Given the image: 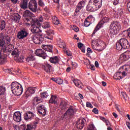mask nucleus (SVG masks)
<instances>
[{"label": "nucleus", "mask_w": 130, "mask_h": 130, "mask_svg": "<svg viewBox=\"0 0 130 130\" xmlns=\"http://www.w3.org/2000/svg\"><path fill=\"white\" fill-rule=\"evenodd\" d=\"M67 113H68V115L70 116V118H72L73 115L74 114V109L72 108H69L68 110L66 111Z\"/></svg>", "instance_id": "7c9ffc66"}, {"label": "nucleus", "mask_w": 130, "mask_h": 130, "mask_svg": "<svg viewBox=\"0 0 130 130\" xmlns=\"http://www.w3.org/2000/svg\"><path fill=\"white\" fill-rule=\"evenodd\" d=\"M13 119L16 122H20L22 120V115L20 112H16L13 114Z\"/></svg>", "instance_id": "dca6fc26"}, {"label": "nucleus", "mask_w": 130, "mask_h": 130, "mask_svg": "<svg viewBox=\"0 0 130 130\" xmlns=\"http://www.w3.org/2000/svg\"><path fill=\"white\" fill-rule=\"evenodd\" d=\"M7 62L6 56L2 54V50H0V64H4Z\"/></svg>", "instance_id": "5701e85b"}, {"label": "nucleus", "mask_w": 130, "mask_h": 130, "mask_svg": "<svg viewBox=\"0 0 130 130\" xmlns=\"http://www.w3.org/2000/svg\"><path fill=\"white\" fill-rule=\"evenodd\" d=\"M110 34L116 35L121 29V25L118 21H113L109 25Z\"/></svg>", "instance_id": "20e7f679"}, {"label": "nucleus", "mask_w": 130, "mask_h": 130, "mask_svg": "<svg viewBox=\"0 0 130 130\" xmlns=\"http://www.w3.org/2000/svg\"><path fill=\"white\" fill-rule=\"evenodd\" d=\"M73 82L74 83L75 86L78 87V88H80V89L83 88V83H82V82H81L80 80L75 79Z\"/></svg>", "instance_id": "393cba45"}, {"label": "nucleus", "mask_w": 130, "mask_h": 130, "mask_svg": "<svg viewBox=\"0 0 130 130\" xmlns=\"http://www.w3.org/2000/svg\"><path fill=\"white\" fill-rule=\"evenodd\" d=\"M49 103H51V104H56V96L52 95Z\"/></svg>", "instance_id": "c85d7f7f"}, {"label": "nucleus", "mask_w": 130, "mask_h": 130, "mask_svg": "<svg viewBox=\"0 0 130 130\" xmlns=\"http://www.w3.org/2000/svg\"><path fill=\"white\" fill-rule=\"evenodd\" d=\"M110 20V18L109 17H105L102 18V21H101L100 22H102V23H103V24H104L105 23H109Z\"/></svg>", "instance_id": "e433bc0d"}, {"label": "nucleus", "mask_w": 130, "mask_h": 130, "mask_svg": "<svg viewBox=\"0 0 130 130\" xmlns=\"http://www.w3.org/2000/svg\"><path fill=\"white\" fill-rule=\"evenodd\" d=\"M20 19H21V16L18 14H14L12 18V20L14 22H16V23H19L20 22Z\"/></svg>", "instance_id": "cd10ccee"}, {"label": "nucleus", "mask_w": 130, "mask_h": 130, "mask_svg": "<svg viewBox=\"0 0 130 130\" xmlns=\"http://www.w3.org/2000/svg\"><path fill=\"white\" fill-rule=\"evenodd\" d=\"M32 41L36 44H39V37L35 36L32 38Z\"/></svg>", "instance_id": "4c0bfd02"}, {"label": "nucleus", "mask_w": 130, "mask_h": 130, "mask_svg": "<svg viewBox=\"0 0 130 130\" xmlns=\"http://www.w3.org/2000/svg\"><path fill=\"white\" fill-rule=\"evenodd\" d=\"M55 20H56L54 22V24L55 25H58V24H59V21H58V20H57V17H55Z\"/></svg>", "instance_id": "4d7b16f0"}, {"label": "nucleus", "mask_w": 130, "mask_h": 130, "mask_svg": "<svg viewBox=\"0 0 130 130\" xmlns=\"http://www.w3.org/2000/svg\"><path fill=\"white\" fill-rule=\"evenodd\" d=\"M6 92V87L4 86H0V95H4Z\"/></svg>", "instance_id": "ea45409f"}, {"label": "nucleus", "mask_w": 130, "mask_h": 130, "mask_svg": "<svg viewBox=\"0 0 130 130\" xmlns=\"http://www.w3.org/2000/svg\"><path fill=\"white\" fill-rule=\"evenodd\" d=\"M130 73V67L128 65H124L119 68V71L115 73L113 78L115 80H121Z\"/></svg>", "instance_id": "7ed1b4c3"}, {"label": "nucleus", "mask_w": 130, "mask_h": 130, "mask_svg": "<svg viewBox=\"0 0 130 130\" xmlns=\"http://www.w3.org/2000/svg\"><path fill=\"white\" fill-rule=\"evenodd\" d=\"M34 101L35 102H37L38 104V103H40V102H42V100H41V99L38 97L35 98Z\"/></svg>", "instance_id": "37998d69"}, {"label": "nucleus", "mask_w": 130, "mask_h": 130, "mask_svg": "<svg viewBox=\"0 0 130 130\" xmlns=\"http://www.w3.org/2000/svg\"><path fill=\"white\" fill-rule=\"evenodd\" d=\"M29 35V32L26 28H21L17 33V37L19 40H23V39L26 38Z\"/></svg>", "instance_id": "6e6552de"}, {"label": "nucleus", "mask_w": 130, "mask_h": 130, "mask_svg": "<svg viewBox=\"0 0 130 130\" xmlns=\"http://www.w3.org/2000/svg\"><path fill=\"white\" fill-rule=\"evenodd\" d=\"M92 112H93V113H95V114H98L99 111L97 108H94L92 110Z\"/></svg>", "instance_id": "603ef678"}, {"label": "nucleus", "mask_w": 130, "mask_h": 130, "mask_svg": "<svg viewBox=\"0 0 130 130\" xmlns=\"http://www.w3.org/2000/svg\"><path fill=\"white\" fill-rule=\"evenodd\" d=\"M29 0H22L20 4V7L23 10H26L28 9V3Z\"/></svg>", "instance_id": "4be33fe9"}, {"label": "nucleus", "mask_w": 130, "mask_h": 130, "mask_svg": "<svg viewBox=\"0 0 130 130\" xmlns=\"http://www.w3.org/2000/svg\"><path fill=\"white\" fill-rule=\"evenodd\" d=\"M35 117H36V115L31 111H27L24 114V119L26 121H29V120L34 119Z\"/></svg>", "instance_id": "9b49d317"}, {"label": "nucleus", "mask_w": 130, "mask_h": 130, "mask_svg": "<svg viewBox=\"0 0 130 130\" xmlns=\"http://www.w3.org/2000/svg\"><path fill=\"white\" fill-rule=\"evenodd\" d=\"M38 5L36 0H30L28 3V9L33 13H36L37 11Z\"/></svg>", "instance_id": "1a4fd4ad"}, {"label": "nucleus", "mask_w": 130, "mask_h": 130, "mask_svg": "<svg viewBox=\"0 0 130 130\" xmlns=\"http://www.w3.org/2000/svg\"><path fill=\"white\" fill-rule=\"evenodd\" d=\"M78 47L81 49V48H83V47H84V44L81 43H78Z\"/></svg>", "instance_id": "6e6d98bb"}, {"label": "nucleus", "mask_w": 130, "mask_h": 130, "mask_svg": "<svg viewBox=\"0 0 130 130\" xmlns=\"http://www.w3.org/2000/svg\"><path fill=\"white\" fill-rule=\"evenodd\" d=\"M38 21V23L40 24V23H42L43 22V18L42 16H40L38 18V19H36Z\"/></svg>", "instance_id": "49530a36"}, {"label": "nucleus", "mask_w": 130, "mask_h": 130, "mask_svg": "<svg viewBox=\"0 0 130 130\" xmlns=\"http://www.w3.org/2000/svg\"><path fill=\"white\" fill-rule=\"evenodd\" d=\"M32 16V13L31 12L28 10H26L23 14V17H25V18H27V17H31Z\"/></svg>", "instance_id": "72a5a7b5"}, {"label": "nucleus", "mask_w": 130, "mask_h": 130, "mask_svg": "<svg viewBox=\"0 0 130 130\" xmlns=\"http://www.w3.org/2000/svg\"><path fill=\"white\" fill-rule=\"evenodd\" d=\"M121 95H122L123 99H125V98H126V93H125V92H122L121 93Z\"/></svg>", "instance_id": "052dcab7"}, {"label": "nucleus", "mask_w": 130, "mask_h": 130, "mask_svg": "<svg viewBox=\"0 0 130 130\" xmlns=\"http://www.w3.org/2000/svg\"><path fill=\"white\" fill-rule=\"evenodd\" d=\"M42 68L46 73H50L52 69V67L47 63L42 64Z\"/></svg>", "instance_id": "6ab92c4d"}, {"label": "nucleus", "mask_w": 130, "mask_h": 130, "mask_svg": "<svg viewBox=\"0 0 130 130\" xmlns=\"http://www.w3.org/2000/svg\"><path fill=\"white\" fill-rule=\"evenodd\" d=\"M35 54L37 56H40V57H42L43 59H45L46 58V53L44 52V50H42V49H38L36 50Z\"/></svg>", "instance_id": "2eb2a0df"}, {"label": "nucleus", "mask_w": 130, "mask_h": 130, "mask_svg": "<svg viewBox=\"0 0 130 130\" xmlns=\"http://www.w3.org/2000/svg\"><path fill=\"white\" fill-rule=\"evenodd\" d=\"M73 29L75 31V32H78L79 31V27H78L76 25H74L73 27Z\"/></svg>", "instance_id": "5fc2aeb1"}, {"label": "nucleus", "mask_w": 130, "mask_h": 130, "mask_svg": "<svg viewBox=\"0 0 130 130\" xmlns=\"http://www.w3.org/2000/svg\"><path fill=\"white\" fill-rule=\"evenodd\" d=\"M69 117H70V116L69 115V114H68V113L66 112L63 115L62 118L64 119H67V118H68Z\"/></svg>", "instance_id": "8fccbe9b"}, {"label": "nucleus", "mask_w": 130, "mask_h": 130, "mask_svg": "<svg viewBox=\"0 0 130 130\" xmlns=\"http://www.w3.org/2000/svg\"><path fill=\"white\" fill-rule=\"evenodd\" d=\"M102 7V0H90L86 6V10L89 13L98 11Z\"/></svg>", "instance_id": "f03ea898"}, {"label": "nucleus", "mask_w": 130, "mask_h": 130, "mask_svg": "<svg viewBox=\"0 0 130 130\" xmlns=\"http://www.w3.org/2000/svg\"><path fill=\"white\" fill-rule=\"evenodd\" d=\"M11 91L16 96H20L23 93V87L18 82H13L11 85Z\"/></svg>", "instance_id": "39448f33"}, {"label": "nucleus", "mask_w": 130, "mask_h": 130, "mask_svg": "<svg viewBox=\"0 0 130 130\" xmlns=\"http://www.w3.org/2000/svg\"><path fill=\"white\" fill-rule=\"evenodd\" d=\"M42 27L43 29L50 28V23L49 22H44L42 24Z\"/></svg>", "instance_id": "2f4dec72"}, {"label": "nucleus", "mask_w": 130, "mask_h": 130, "mask_svg": "<svg viewBox=\"0 0 130 130\" xmlns=\"http://www.w3.org/2000/svg\"><path fill=\"white\" fill-rule=\"evenodd\" d=\"M54 35V31L51 30L46 31V34L45 35V38L49 39V40H52L53 39V36Z\"/></svg>", "instance_id": "a211bd4d"}, {"label": "nucleus", "mask_w": 130, "mask_h": 130, "mask_svg": "<svg viewBox=\"0 0 130 130\" xmlns=\"http://www.w3.org/2000/svg\"><path fill=\"white\" fill-rule=\"evenodd\" d=\"M42 48L46 51H49V52H52V49L53 47L51 45H42Z\"/></svg>", "instance_id": "aec40b11"}, {"label": "nucleus", "mask_w": 130, "mask_h": 130, "mask_svg": "<svg viewBox=\"0 0 130 130\" xmlns=\"http://www.w3.org/2000/svg\"><path fill=\"white\" fill-rule=\"evenodd\" d=\"M129 43L127 39L122 38L119 40L116 43V48L117 50L121 49H128L129 48Z\"/></svg>", "instance_id": "423d86ee"}, {"label": "nucleus", "mask_w": 130, "mask_h": 130, "mask_svg": "<svg viewBox=\"0 0 130 130\" xmlns=\"http://www.w3.org/2000/svg\"><path fill=\"white\" fill-rule=\"evenodd\" d=\"M66 54H67V55H68V56H71V55H72V53H71V52H70V51H66Z\"/></svg>", "instance_id": "69168bd1"}, {"label": "nucleus", "mask_w": 130, "mask_h": 130, "mask_svg": "<svg viewBox=\"0 0 130 130\" xmlns=\"http://www.w3.org/2000/svg\"><path fill=\"white\" fill-rule=\"evenodd\" d=\"M117 15L120 17H122V16H123V10L122 9H121V8H119L117 10Z\"/></svg>", "instance_id": "f704fd0d"}, {"label": "nucleus", "mask_w": 130, "mask_h": 130, "mask_svg": "<svg viewBox=\"0 0 130 130\" xmlns=\"http://www.w3.org/2000/svg\"><path fill=\"white\" fill-rule=\"evenodd\" d=\"M19 130H26V125L22 124L18 128Z\"/></svg>", "instance_id": "a18cd8bd"}, {"label": "nucleus", "mask_w": 130, "mask_h": 130, "mask_svg": "<svg viewBox=\"0 0 130 130\" xmlns=\"http://www.w3.org/2000/svg\"><path fill=\"white\" fill-rule=\"evenodd\" d=\"M92 18V16H88L84 21V24L85 27H89L91 23H90V19Z\"/></svg>", "instance_id": "c756f323"}, {"label": "nucleus", "mask_w": 130, "mask_h": 130, "mask_svg": "<svg viewBox=\"0 0 130 130\" xmlns=\"http://www.w3.org/2000/svg\"><path fill=\"white\" fill-rule=\"evenodd\" d=\"M87 53H92V52H93V51H92V49H91L90 48H87Z\"/></svg>", "instance_id": "e2e57ef3"}, {"label": "nucleus", "mask_w": 130, "mask_h": 130, "mask_svg": "<svg viewBox=\"0 0 130 130\" xmlns=\"http://www.w3.org/2000/svg\"><path fill=\"white\" fill-rule=\"evenodd\" d=\"M51 80L55 83H57V78H51Z\"/></svg>", "instance_id": "0e129e2a"}, {"label": "nucleus", "mask_w": 130, "mask_h": 130, "mask_svg": "<svg viewBox=\"0 0 130 130\" xmlns=\"http://www.w3.org/2000/svg\"><path fill=\"white\" fill-rule=\"evenodd\" d=\"M37 109L38 111V113L45 116L46 115V108L43 105H39L37 107Z\"/></svg>", "instance_id": "4468645a"}, {"label": "nucleus", "mask_w": 130, "mask_h": 130, "mask_svg": "<svg viewBox=\"0 0 130 130\" xmlns=\"http://www.w3.org/2000/svg\"><path fill=\"white\" fill-rule=\"evenodd\" d=\"M6 25H7V24L6 23V21H5V20L1 21L0 23V30H1V31H3V30L6 28Z\"/></svg>", "instance_id": "473e14b6"}, {"label": "nucleus", "mask_w": 130, "mask_h": 130, "mask_svg": "<svg viewBox=\"0 0 130 130\" xmlns=\"http://www.w3.org/2000/svg\"><path fill=\"white\" fill-rule=\"evenodd\" d=\"M35 57L34 56L30 55L27 56V58H25V60L26 61V63L29 64V66H32L33 63H34V61H35Z\"/></svg>", "instance_id": "f3484780"}, {"label": "nucleus", "mask_w": 130, "mask_h": 130, "mask_svg": "<svg viewBox=\"0 0 130 130\" xmlns=\"http://www.w3.org/2000/svg\"><path fill=\"white\" fill-rule=\"evenodd\" d=\"M63 83V80L61 78H58L57 79V84H59V85H61Z\"/></svg>", "instance_id": "c03bdc74"}, {"label": "nucleus", "mask_w": 130, "mask_h": 130, "mask_svg": "<svg viewBox=\"0 0 130 130\" xmlns=\"http://www.w3.org/2000/svg\"><path fill=\"white\" fill-rule=\"evenodd\" d=\"M11 55L15 56L16 58L20 56V51L18 48H15L11 53Z\"/></svg>", "instance_id": "a878e982"}, {"label": "nucleus", "mask_w": 130, "mask_h": 130, "mask_svg": "<svg viewBox=\"0 0 130 130\" xmlns=\"http://www.w3.org/2000/svg\"><path fill=\"white\" fill-rule=\"evenodd\" d=\"M49 95L47 92H44L42 93H41V98H47L48 97Z\"/></svg>", "instance_id": "79ce46f5"}, {"label": "nucleus", "mask_w": 130, "mask_h": 130, "mask_svg": "<svg viewBox=\"0 0 130 130\" xmlns=\"http://www.w3.org/2000/svg\"><path fill=\"white\" fill-rule=\"evenodd\" d=\"M38 5L42 8H44L45 4L44 3L42 0H38Z\"/></svg>", "instance_id": "a19ab883"}, {"label": "nucleus", "mask_w": 130, "mask_h": 130, "mask_svg": "<svg viewBox=\"0 0 130 130\" xmlns=\"http://www.w3.org/2000/svg\"><path fill=\"white\" fill-rule=\"evenodd\" d=\"M86 123V120L84 118H81L78 119L76 122V126L79 129H82L85 126V124Z\"/></svg>", "instance_id": "ddd939ff"}, {"label": "nucleus", "mask_w": 130, "mask_h": 130, "mask_svg": "<svg viewBox=\"0 0 130 130\" xmlns=\"http://www.w3.org/2000/svg\"><path fill=\"white\" fill-rule=\"evenodd\" d=\"M103 26V23L102 22H100L96 26L95 28H94L92 34V36L93 35H95L96 34V32L97 31H99L100 29V28H101Z\"/></svg>", "instance_id": "b1692460"}, {"label": "nucleus", "mask_w": 130, "mask_h": 130, "mask_svg": "<svg viewBox=\"0 0 130 130\" xmlns=\"http://www.w3.org/2000/svg\"><path fill=\"white\" fill-rule=\"evenodd\" d=\"M43 40H44V39L43 38H42V37H39V44H40V43H42V41H43Z\"/></svg>", "instance_id": "13d9d810"}, {"label": "nucleus", "mask_w": 130, "mask_h": 130, "mask_svg": "<svg viewBox=\"0 0 130 130\" xmlns=\"http://www.w3.org/2000/svg\"><path fill=\"white\" fill-rule=\"evenodd\" d=\"M112 115L114 116L115 118H117V117L118 116L115 113L113 112L112 113Z\"/></svg>", "instance_id": "774afa93"}, {"label": "nucleus", "mask_w": 130, "mask_h": 130, "mask_svg": "<svg viewBox=\"0 0 130 130\" xmlns=\"http://www.w3.org/2000/svg\"><path fill=\"white\" fill-rule=\"evenodd\" d=\"M112 3L114 6H116L119 4V0H114Z\"/></svg>", "instance_id": "864d4df0"}, {"label": "nucleus", "mask_w": 130, "mask_h": 130, "mask_svg": "<svg viewBox=\"0 0 130 130\" xmlns=\"http://www.w3.org/2000/svg\"><path fill=\"white\" fill-rule=\"evenodd\" d=\"M130 58V51H126L123 54H121L119 58V60H121L122 62L123 61H126V60H128Z\"/></svg>", "instance_id": "f8f14e48"}, {"label": "nucleus", "mask_w": 130, "mask_h": 130, "mask_svg": "<svg viewBox=\"0 0 130 130\" xmlns=\"http://www.w3.org/2000/svg\"><path fill=\"white\" fill-rule=\"evenodd\" d=\"M16 60L19 61V62H24V61H25V57H24L23 56H18L16 58Z\"/></svg>", "instance_id": "58836bf2"}, {"label": "nucleus", "mask_w": 130, "mask_h": 130, "mask_svg": "<svg viewBox=\"0 0 130 130\" xmlns=\"http://www.w3.org/2000/svg\"><path fill=\"white\" fill-rule=\"evenodd\" d=\"M25 22L28 26L31 25V31L33 34L41 33L42 30L39 28V27L41 26V24L38 22V20L28 17L25 18Z\"/></svg>", "instance_id": "f257e3e1"}, {"label": "nucleus", "mask_w": 130, "mask_h": 130, "mask_svg": "<svg viewBox=\"0 0 130 130\" xmlns=\"http://www.w3.org/2000/svg\"><path fill=\"white\" fill-rule=\"evenodd\" d=\"M126 31L127 32H129V28L128 30H124L122 32V34H123V36H124L125 37H126L128 36V35H127V33L126 32Z\"/></svg>", "instance_id": "de8ad7c7"}, {"label": "nucleus", "mask_w": 130, "mask_h": 130, "mask_svg": "<svg viewBox=\"0 0 130 130\" xmlns=\"http://www.w3.org/2000/svg\"><path fill=\"white\" fill-rule=\"evenodd\" d=\"M26 130H32V125L28 124L26 125Z\"/></svg>", "instance_id": "3c124183"}, {"label": "nucleus", "mask_w": 130, "mask_h": 130, "mask_svg": "<svg viewBox=\"0 0 130 130\" xmlns=\"http://www.w3.org/2000/svg\"><path fill=\"white\" fill-rule=\"evenodd\" d=\"M86 107H88L89 108H93V105L90 102L86 103Z\"/></svg>", "instance_id": "09e8293b"}, {"label": "nucleus", "mask_w": 130, "mask_h": 130, "mask_svg": "<svg viewBox=\"0 0 130 130\" xmlns=\"http://www.w3.org/2000/svg\"><path fill=\"white\" fill-rule=\"evenodd\" d=\"M89 130H95V127L94 126V125L90 124L89 128Z\"/></svg>", "instance_id": "bf43d9fd"}, {"label": "nucleus", "mask_w": 130, "mask_h": 130, "mask_svg": "<svg viewBox=\"0 0 130 130\" xmlns=\"http://www.w3.org/2000/svg\"><path fill=\"white\" fill-rule=\"evenodd\" d=\"M50 61L51 62V63H58V61H59V59H58V57L57 56H54L51 57L50 58Z\"/></svg>", "instance_id": "bb28decb"}, {"label": "nucleus", "mask_w": 130, "mask_h": 130, "mask_svg": "<svg viewBox=\"0 0 130 130\" xmlns=\"http://www.w3.org/2000/svg\"><path fill=\"white\" fill-rule=\"evenodd\" d=\"M11 38L8 36H4V34H0V46L1 47H6L8 44H10Z\"/></svg>", "instance_id": "0eeeda50"}, {"label": "nucleus", "mask_w": 130, "mask_h": 130, "mask_svg": "<svg viewBox=\"0 0 130 130\" xmlns=\"http://www.w3.org/2000/svg\"><path fill=\"white\" fill-rule=\"evenodd\" d=\"M58 42L59 47H60V48H63V49H66V44H64V43H63L62 41H61V39H60Z\"/></svg>", "instance_id": "c9c22d12"}, {"label": "nucleus", "mask_w": 130, "mask_h": 130, "mask_svg": "<svg viewBox=\"0 0 130 130\" xmlns=\"http://www.w3.org/2000/svg\"><path fill=\"white\" fill-rule=\"evenodd\" d=\"M86 5V2L84 1H81L79 2V3L76 6V9L74 13V16H78L80 14V12L82 8L85 7Z\"/></svg>", "instance_id": "9d476101"}, {"label": "nucleus", "mask_w": 130, "mask_h": 130, "mask_svg": "<svg viewBox=\"0 0 130 130\" xmlns=\"http://www.w3.org/2000/svg\"><path fill=\"white\" fill-rule=\"evenodd\" d=\"M95 66L96 68L99 67V63L98 62V61H95Z\"/></svg>", "instance_id": "338daca9"}, {"label": "nucleus", "mask_w": 130, "mask_h": 130, "mask_svg": "<svg viewBox=\"0 0 130 130\" xmlns=\"http://www.w3.org/2000/svg\"><path fill=\"white\" fill-rule=\"evenodd\" d=\"M36 91V88L35 87H28L25 92L26 95L30 96L32 94H34Z\"/></svg>", "instance_id": "412c9836"}, {"label": "nucleus", "mask_w": 130, "mask_h": 130, "mask_svg": "<svg viewBox=\"0 0 130 130\" xmlns=\"http://www.w3.org/2000/svg\"><path fill=\"white\" fill-rule=\"evenodd\" d=\"M89 69H91L92 71H95V66L94 65L90 64L89 66Z\"/></svg>", "instance_id": "680f3d73"}]
</instances>
